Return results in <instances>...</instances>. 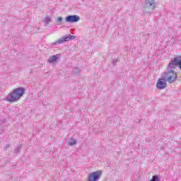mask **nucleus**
Here are the masks:
<instances>
[{
	"mask_svg": "<svg viewBox=\"0 0 181 181\" xmlns=\"http://www.w3.org/2000/svg\"><path fill=\"white\" fill-rule=\"evenodd\" d=\"M25 89L23 87H18L13 89L6 98V100L8 103H16L19 101L25 94Z\"/></svg>",
	"mask_w": 181,
	"mask_h": 181,
	"instance_id": "1",
	"label": "nucleus"
},
{
	"mask_svg": "<svg viewBox=\"0 0 181 181\" xmlns=\"http://www.w3.org/2000/svg\"><path fill=\"white\" fill-rule=\"evenodd\" d=\"M175 69L176 68L169 62L167 66V71L163 73L165 78L167 79L170 84L175 83L177 80V72L175 71Z\"/></svg>",
	"mask_w": 181,
	"mask_h": 181,
	"instance_id": "2",
	"label": "nucleus"
},
{
	"mask_svg": "<svg viewBox=\"0 0 181 181\" xmlns=\"http://www.w3.org/2000/svg\"><path fill=\"white\" fill-rule=\"evenodd\" d=\"M74 39H76V36L69 34V35H65L57 41L53 42L52 46L56 45H61V43H64V42H69V40H74Z\"/></svg>",
	"mask_w": 181,
	"mask_h": 181,
	"instance_id": "3",
	"label": "nucleus"
},
{
	"mask_svg": "<svg viewBox=\"0 0 181 181\" xmlns=\"http://www.w3.org/2000/svg\"><path fill=\"white\" fill-rule=\"evenodd\" d=\"M101 173H102L101 171L98 170L96 172H94V173H92L89 174L87 181H98V180H100V177H101Z\"/></svg>",
	"mask_w": 181,
	"mask_h": 181,
	"instance_id": "4",
	"label": "nucleus"
},
{
	"mask_svg": "<svg viewBox=\"0 0 181 181\" xmlns=\"http://www.w3.org/2000/svg\"><path fill=\"white\" fill-rule=\"evenodd\" d=\"M80 21V16L77 15L67 16L65 18V22H68L69 23H76Z\"/></svg>",
	"mask_w": 181,
	"mask_h": 181,
	"instance_id": "5",
	"label": "nucleus"
},
{
	"mask_svg": "<svg viewBox=\"0 0 181 181\" xmlns=\"http://www.w3.org/2000/svg\"><path fill=\"white\" fill-rule=\"evenodd\" d=\"M170 62L175 69L176 67H178V69L181 70V56H177L174 57Z\"/></svg>",
	"mask_w": 181,
	"mask_h": 181,
	"instance_id": "6",
	"label": "nucleus"
},
{
	"mask_svg": "<svg viewBox=\"0 0 181 181\" xmlns=\"http://www.w3.org/2000/svg\"><path fill=\"white\" fill-rule=\"evenodd\" d=\"M166 81H168L165 78L158 79L156 83V87L158 90H163V88H166V86H167Z\"/></svg>",
	"mask_w": 181,
	"mask_h": 181,
	"instance_id": "7",
	"label": "nucleus"
},
{
	"mask_svg": "<svg viewBox=\"0 0 181 181\" xmlns=\"http://www.w3.org/2000/svg\"><path fill=\"white\" fill-rule=\"evenodd\" d=\"M156 6V3H155L154 0H146V4L144 5V8L146 9L149 8L150 9H152V11H153Z\"/></svg>",
	"mask_w": 181,
	"mask_h": 181,
	"instance_id": "8",
	"label": "nucleus"
},
{
	"mask_svg": "<svg viewBox=\"0 0 181 181\" xmlns=\"http://www.w3.org/2000/svg\"><path fill=\"white\" fill-rule=\"evenodd\" d=\"M59 57H60L59 54L52 55V56L49 57L47 62H48V63L52 64V63H54L55 62H57V60H59Z\"/></svg>",
	"mask_w": 181,
	"mask_h": 181,
	"instance_id": "9",
	"label": "nucleus"
},
{
	"mask_svg": "<svg viewBox=\"0 0 181 181\" xmlns=\"http://www.w3.org/2000/svg\"><path fill=\"white\" fill-rule=\"evenodd\" d=\"M50 22H52V18L49 16H46L44 18V23L45 25V26H47V25H49V23H50Z\"/></svg>",
	"mask_w": 181,
	"mask_h": 181,
	"instance_id": "10",
	"label": "nucleus"
},
{
	"mask_svg": "<svg viewBox=\"0 0 181 181\" xmlns=\"http://www.w3.org/2000/svg\"><path fill=\"white\" fill-rule=\"evenodd\" d=\"M21 149H22V145L17 146L14 150V153L18 155V153H19L21 152Z\"/></svg>",
	"mask_w": 181,
	"mask_h": 181,
	"instance_id": "11",
	"label": "nucleus"
},
{
	"mask_svg": "<svg viewBox=\"0 0 181 181\" xmlns=\"http://www.w3.org/2000/svg\"><path fill=\"white\" fill-rule=\"evenodd\" d=\"M150 181H160V178L159 177V175H156L152 177Z\"/></svg>",
	"mask_w": 181,
	"mask_h": 181,
	"instance_id": "12",
	"label": "nucleus"
},
{
	"mask_svg": "<svg viewBox=\"0 0 181 181\" xmlns=\"http://www.w3.org/2000/svg\"><path fill=\"white\" fill-rule=\"evenodd\" d=\"M81 70H80V69H78V68H74L73 69L74 74H79V73H81Z\"/></svg>",
	"mask_w": 181,
	"mask_h": 181,
	"instance_id": "13",
	"label": "nucleus"
},
{
	"mask_svg": "<svg viewBox=\"0 0 181 181\" xmlns=\"http://www.w3.org/2000/svg\"><path fill=\"white\" fill-rule=\"evenodd\" d=\"M71 141H69L70 146H73V145H76L77 144V141L74 139H71Z\"/></svg>",
	"mask_w": 181,
	"mask_h": 181,
	"instance_id": "14",
	"label": "nucleus"
},
{
	"mask_svg": "<svg viewBox=\"0 0 181 181\" xmlns=\"http://www.w3.org/2000/svg\"><path fill=\"white\" fill-rule=\"evenodd\" d=\"M61 22H63V17H59V18L56 20V23H61Z\"/></svg>",
	"mask_w": 181,
	"mask_h": 181,
	"instance_id": "15",
	"label": "nucleus"
},
{
	"mask_svg": "<svg viewBox=\"0 0 181 181\" xmlns=\"http://www.w3.org/2000/svg\"><path fill=\"white\" fill-rule=\"evenodd\" d=\"M118 60L117 59H115L112 60V64H113V66H115L117 63Z\"/></svg>",
	"mask_w": 181,
	"mask_h": 181,
	"instance_id": "16",
	"label": "nucleus"
},
{
	"mask_svg": "<svg viewBox=\"0 0 181 181\" xmlns=\"http://www.w3.org/2000/svg\"><path fill=\"white\" fill-rule=\"evenodd\" d=\"M8 148H11V144H7V145L4 147L5 151H6L7 149H8Z\"/></svg>",
	"mask_w": 181,
	"mask_h": 181,
	"instance_id": "17",
	"label": "nucleus"
}]
</instances>
